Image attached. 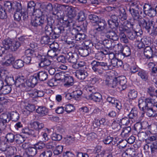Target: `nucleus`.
Returning <instances> with one entry per match:
<instances>
[{"mask_svg":"<svg viewBox=\"0 0 157 157\" xmlns=\"http://www.w3.org/2000/svg\"><path fill=\"white\" fill-rule=\"evenodd\" d=\"M119 36L121 41L124 43H127L128 42V40L127 38L126 29H127V26L121 25L119 26Z\"/></svg>","mask_w":157,"mask_h":157,"instance_id":"f8f14e48","label":"nucleus"},{"mask_svg":"<svg viewBox=\"0 0 157 157\" xmlns=\"http://www.w3.org/2000/svg\"><path fill=\"white\" fill-rule=\"evenodd\" d=\"M5 81L7 85L11 86L14 84H15V81H14L13 76H6Z\"/></svg>","mask_w":157,"mask_h":157,"instance_id":"a19ab883","label":"nucleus"},{"mask_svg":"<svg viewBox=\"0 0 157 157\" xmlns=\"http://www.w3.org/2000/svg\"><path fill=\"white\" fill-rule=\"evenodd\" d=\"M138 23L139 26L144 28L148 33H150L152 27H154V21L152 20L147 21L143 18L141 17Z\"/></svg>","mask_w":157,"mask_h":157,"instance_id":"1a4fd4ad","label":"nucleus"},{"mask_svg":"<svg viewBox=\"0 0 157 157\" xmlns=\"http://www.w3.org/2000/svg\"><path fill=\"white\" fill-rule=\"evenodd\" d=\"M102 43L103 46H105L107 48H113V45L114 44V42H112L108 39L104 40L102 41Z\"/></svg>","mask_w":157,"mask_h":157,"instance_id":"ea45409f","label":"nucleus"},{"mask_svg":"<svg viewBox=\"0 0 157 157\" xmlns=\"http://www.w3.org/2000/svg\"><path fill=\"white\" fill-rule=\"evenodd\" d=\"M63 82H65L64 86L67 87L71 86L74 84L73 78L70 76H65Z\"/></svg>","mask_w":157,"mask_h":157,"instance_id":"cd10ccee","label":"nucleus"},{"mask_svg":"<svg viewBox=\"0 0 157 157\" xmlns=\"http://www.w3.org/2000/svg\"><path fill=\"white\" fill-rule=\"evenodd\" d=\"M75 37L76 40L82 41L86 37V35L84 33H77L75 34Z\"/></svg>","mask_w":157,"mask_h":157,"instance_id":"13d9d810","label":"nucleus"},{"mask_svg":"<svg viewBox=\"0 0 157 157\" xmlns=\"http://www.w3.org/2000/svg\"><path fill=\"white\" fill-rule=\"evenodd\" d=\"M147 102V98L144 100L142 98H140L138 101V106L139 108L143 111L150 105Z\"/></svg>","mask_w":157,"mask_h":157,"instance_id":"4be33fe9","label":"nucleus"},{"mask_svg":"<svg viewBox=\"0 0 157 157\" xmlns=\"http://www.w3.org/2000/svg\"><path fill=\"white\" fill-rule=\"evenodd\" d=\"M31 127L34 129L40 130L44 127V125L42 123H40L38 121H34L30 124Z\"/></svg>","mask_w":157,"mask_h":157,"instance_id":"473e14b6","label":"nucleus"},{"mask_svg":"<svg viewBox=\"0 0 157 157\" xmlns=\"http://www.w3.org/2000/svg\"><path fill=\"white\" fill-rule=\"evenodd\" d=\"M93 25L96 26L94 30L98 32H101L103 31L105 28V23L103 21H99V20L98 22Z\"/></svg>","mask_w":157,"mask_h":157,"instance_id":"5701e85b","label":"nucleus"},{"mask_svg":"<svg viewBox=\"0 0 157 157\" xmlns=\"http://www.w3.org/2000/svg\"><path fill=\"white\" fill-rule=\"evenodd\" d=\"M7 141L9 143H12L15 140V136L12 133L7 134L6 136Z\"/></svg>","mask_w":157,"mask_h":157,"instance_id":"5fc2aeb1","label":"nucleus"},{"mask_svg":"<svg viewBox=\"0 0 157 157\" xmlns=\"http://www.w3.org/2000/svg\"><path fill=\"white\" fill-rule=\"evenodd\" d=\"M141 41L143 42L144 45L149 46L151 44V41L150 38L148 37H144L141 38Z\"/></svg>","mask_w":157,"mask_h":157,"instance_id":"680f3d73","label":"nucleus"},{"mask_svg":"<svg viewBox=\"0 0 157 157\" xmlns=\"http://www.w3.org/2000/svg\"><path fill=\"white\" fill-rule=\"evenodd\" d=\"M48 35H46L43 36L42 37L40 40L41 44L49 45L50 43L53 42V40L54 39L52 38L50 36H49Z\"/></svg>","mask_w":157,"mask_h":157,"instance_id":"72a5a7b5","label":"nucleus"},{"mask_svg":"<svg viewBox=\"0 0 157 157\" xmlns=\"http://www.w3.org/2000/svg\"><path fill=\"white\" fill-rule=\"evenodd\" d=\"M67 10L68 19L66 21V26L67 27H73L75 23L74 18L77 14L76 11L74 9L70 7H68Z\"/></svg>","mask_w":157,"mask_h":157,"instance_id":"423d86ee","label":"nucleus"},{"mask_svg":"<svg viewBox=\"0 0 157 157\" xmlns=\"http://www.w3.org/2000/svg\"><path fill=\"white\" fill-rule=\"evenodd\" d=\"M91 64L92 66V69L93 71L100 75H101L103 74V71L99 69V67H101L102 70L105 71L109 69L110 66L108 65L107 63L105 62L94 60L92 62Z\"/></svg>","mask_w":157,"mask_h":157,"instance_id":"20e7f679","label":"nucleus"},{"mask_svg":"<svg viewBox=\"0 0 157 157\" xmlns=\"http://www.w3.org/2000/svg\"><path fill=\"white\" fill-rule=\"evenodd\" d=\"M36 111L37 113L42 116L47 115L48 112V109L44 107H39L36 109Z\"/></svg>","mask_w":157,"mask_h":157,"instance_id":"4c0bfd02","label":"nucleus"},{"mask_svg":"<svg viewBox=\"0 0 157 157\" xmlns=\"http://www.w3.org/2000/svg\"><path fill=\"white\" fill-rule=\"evenodd\" d=\"M24 66V62L21 59L16 60L13 65L14 67L17 69L21 68Z\"/></svg>","mask_w":157,"mask_h":157,"instance_id":"603ef678","label":"nucleus"},{"mask_svg":"<svg viewBox=\"0 0 157 157\" xmlns=\"http://www.w3.org/2000/svg\"><path fill=\"white\" fill-rule=\"evenodd\" d=\"M20 46L21 43L19 41L12 40L10 49L12 51H16Z\"/></svg>","mask_w":157,"mask_h":157,"instance_id":"79ce46f5","label":"nucleus"},{"mask_svg":"<svg viewBox=\"0 0 157 157\" xmlns=\"http://www.w3.org/2000/svg\"><path fill=\"white\" fill-rule=\"evenodd\" d=\"M31 13L35 16L34 19L31 21L32 25L34 27H37L39 24L44 23L45 20L48 18L42 14V13L40 9L34 10V12Z\"/></svg>","mask_w":157,"mask_h":157,"instance_id":"7ed1b4c3","label":"nucleus"},{"mask_svg":"<svg viewBox=\"0 0 157 157\" xmlns=\"http://www.w3.org/2000/svg\"><path fill=\"white\" fill-rule=\"evenodd\" d=\"M37 152V150L35 147H29L28 148V151L26 155L28 156V157L33 156L36 154Z\"/></svg>","mask_w":157,"mask_h":157,"instance_id":"c9c22d12","label":"nucleus"},{"mask_svg":"<svg viewBox=\"0 0 157 157\" xmlns=\"http://www.w3.org/2000/svg\"><path fill=\"white\" fill-rule=\"evenodd\" d=\"M25 78L23 76H19L17 78L15 81V85L17 86L25 87L26 86Z\"/></svg>","mask_w":157,"mask_h":157,"instance_id":"6ab92c4d","label":"nucleus"},{"mask_svg":"<svg viewBox=\"0 0 157 157\" xmlns=\"http://www.w3.org/2000/svg\"><path fill=\"white\" fill-rule=\"evenodd\" d=\"M55 25V20L51 17H48L45 20L44 23H41L38 26L44 28L45 34L51 36L53 30V26Z\"/></svg>","mask_w":157,"mask_h":157,"instance_id":"39448f33","label":"nucleus"},{"mask_svg":"<svg viewBox=\"0 0 157 157\" xmlns=\"http://www.w3.org/2000/svg\"><path fill=\"white\" fill-rule=\"evenodd\" d=\"M25 53L26 56L32 58L36 56V52L33 50L28 49L25 51Z\"/></svg>","mask_w":157,"mask_h":157,"instance_id":"6e6d98bb","label":"nucleus"},{"mask_svg":"<svg viewBox=\"0 0 157 157\" xmlns=\"http://www.w3.org/2000/svg\"><path fill=\"white\" fill-rule=\"evenodd\" d=\"M90 99L93 100L95 102H99L102 98L101 95L99 93H92L88 96Z\"/></svg>","mask_w":157,"mask_h":157,"instance_id":"a878e982","label":"nucleus"},{"mask_svg":"<svg viewBox=\"0 0 157 157\" xmlns=\"http://www.w3.org/2000/svg\"><path fill=\"white\" fill-rule=\"evenodd\" d=\"M75 75L78 79L83 80L88 76V73L84 70L79 69L76 71Z\"/></svg>","mask_w":157,"mask_h":157,"instance_id":"dca6fc26","label":"nucleus"},{"mask_svg":"<svg viewBox=\"0 0 157 157\" xmlns=\"http://www.w3.org/2000/svg\"><path fill=\"white\" fill-rule=\"evenodd\" d=\"M66 58L68 62L72 63H76L78 59V55L76 53L70 52L66 54Z\"/></svg>","mask_w":157,"mask_h":157,"instance_id":"ddd939ff","label":"nucleus"},{"mask_svg":"<svg viewBox=\"0 0 157 157\" xmlns=\"http://www.w3.org/2000/svg\"><path fill=\"white\" fill-rule=\"evenodd\" d=\"M138 74L144 81H146L148 78L147 74L144 71H140L138 72Z\"/></svg>","mask_w":157,"mask_h":157,"instance_id":"052dcab7","label":"nucleus"},{"mask_svg":"<svg viewBox=\"0 0 157 157\" xmlns=\"http://www.w3.org/2000/svg\"><path fill=\"white\" fill-rule=\"evenodd\" d=\"M65 28V27L63 26L55 27L53 29V32L51 34V37L55 39L59 38L60 36H64L67 33Z\"/></svg>","mask_w":157,"mask_h":157,"instance_id":"6e6552de","label":"nucleus"},{"mask_svg":"<svg viewBox=\"0 0 157 157\" xmlns=\"http://www.w3.org/2000/svg\"><path fill=\"white\" fill-rule=\"evenodd\" d=\"M25 109L29 112V113L32 112L35 109V106L34 105L31 103L25 104L24 106Z\"/></svg>","mask_w":157,"mask_h":157,"instance_id":"c03bdc74","label":"nucleus"},{"mask_svg":"<svg viewBox=\"0 0 157 157\" xmlns=\"http://www.w3.org/2000/svg\"><path fill=\"white\" fill-rule=\"evenodd\" d=\"M131 128L129 126L124 128L121 134V136L123 137L128 136V133L131 132Z\"/></svg>","mask_w":157,"mask_h":157,"instance_id":"a18cd8bd","label":"nucleus"},{"mask_svg":"<svg viewBox=\"0 0 157 157\" xmlns=\"http://www.w3.org/2000/svg\"><path fill=\"white\" fill-rule=\"evenodd\" d=\"M153 106L149 105L143 111L147 113L149 117H155L157 116V114L155 113V111H154L152 108Z\"/></svg>","mask_w":157,"mask_h":157,"instance_id":"393cba45","label":"nucleus"},{"mask_svg":"<svg viewBox=\"0 0 157 157\" xmlns=\"http://www.w3.org/2000/svg\"><path fill=\"white\" fill-rule=\"evenodd\" d=\"M12 40L11 39L8 38L4 39L2 41V44L4 46V47L5 48V49H10Z\"/></svg>","mask_w":157,"mask_h":157,"instance_id":"f704fd0d","label":"nucleus"},{"mask_svg":"<svg viewBox=\"0 0 157 157\" xmlns=\"http://www.w3.org/2000/svg\"><path fill=\"white\" fill-rule=\"evenodd\" d=\"M39 154V157H51L52 154V151L49 150L43 151Z\"/></svg>","mask_w":157,"mask_h":157,"instance_id":"4d7b16f0","label":"nucleus"},{"mask_svg":"<svg viewBox=\"0 0 157 157\" xmlns=\"http://www.w3.org/2000/svg\"><path fill=\"white\" fill-rule=\"evenodd\" d=\"M131 54V50L129 47L127 46H124L121 53L118 54V57L123 58L125 57L129 56Z\"/></svg>","mask_w":157,"mask_h":157,"instance_id":"412c9836","label":"nucleus"},{"mask_svg":"<svg viewBox=\"0 0 157 157\" xmlns=\"http://www.w3.org/2000/svg\"><path fill=\"white\" fill-rule=\"evenodd\" d=\"M117 81H118V87L121 90H124L126 88V79L124 76H122L117 78Z\"/></svg>","mask_w":157,"mask_h":157,"instance_id":"a211bd4d","label":"nucleus"},{"mask_svg":"<svg viewBox=\"0 0 157 157\" xmlns=\"http://www.w3.org/2000/svg\"><path fill=\"white\" fill-rule=\"evenodd\" d=\"M105 36L107 38L113 41H117L119 39L117 33L112 30H107L105 33Z\"/></svg>","mask_w":157,"mask_h":157,"instance_id":"4468645a","label":"nucleus"},{"mask_svg":"<svg viewBox=\"0 0 157 157\" xmlns=\"http://www.w3.org/2000/svg\"><path fill=\"white\" fill-rule=\"evenodd\" d=\"M153 48L149 46H147L144 49V54L147 58L150 59L153 57Z\"/></svg>","mask_w":157,"mask_h":157,"instance_id":"b1692460","label":"nucleus"},{"mask_svg":"<svg viewBox=\"0 0 157 157\" xmlns=\"http://www.w3.org/2000/svg\"><path fill=\"white\" fill-rule=\"evenodd\" d=\"M0 117L6 124L10 120V114L9 113H2L0 115Z\"/></svg>","mask_w":157,"mask_h":157,"instance_id":"09e8293b","label":"nucleus"},{"mask_svg":"<svg viewBox=\"0 0 157 157\" xmlns=\"http://www.w3.org/2000/svg\"><path fill=\"white\" fill-rule=\"evenodd\" d=\"M137 95V92L134 90H131L128 94V97L131 99H134L136 98Z\"/></svg>","mask_w":157,"mask_h":157,"instance_id":"3c124183","label":"nucleus"},{"mask_svg":"<svg viewBox=\"0 0 157 157\" xmlns=\"http://www.w3.org/2000/svg\"><path fill=\"white\" fill-rule=\"evenodd\" d=\"M10 86L6 85L2 87V94H6L9 93L11 90V88Z\"/></svg>","mask_w":157,"mask_h":157,"instance_id":"e2e57ef3","label":"nucleus"},{"mask_svg":"<svg viewBox=\"0 0 157 157\" xmlns=\"http://www.w3.org/2000/svg\"><path fill=\"white\" fill-rule=\"evenodd\" d=\"M117 78H115L114 79H110L107 78L105 81V84L109 86L114 88L117 86H118V81H117Z\"/></svg>","mask_w":157,"mask_h":157,"instance_id":"f3484780","label":"nucleus"},{"mask_svg":"<svg viewBox=\"0 0 157 157\" xmlns=\"http://www.w3.org/2000/svg\"><path fill=\"white\" fill-rule=\"evenodd\" d=\"M64 139L66 144L68 145L73 143L75 140V137L73 136H67Z\"/></svg>","mask_w":157,"mask_h":157,"instance_id":"49530a36","label":"nucleus"},{"mask_svg":"<svg viewBox=\"0 0 157 157\" xmlns=\"http://www.w3.org/2000/svg\"><path fill=\"white\" fill-rule=\"evenodd\" d=\"M128 24H130V27L127 26V29H126V34L128 38L130 40H140L141 34L138 32L137 28H136V24L131 23V22L127 21Z\"/></svg>","mask_w":157,"mask_h":157,"instance_id":"f03ea898","label":"nucleus"},{"mask_svg":"<svg viewBox=\"0 0 157 157\" xmlns=\"http://www.w3.org/2000/svg\"><path fill=\"white\" fill-rule=\"evenodd\" d=\"M89 42V44H88V43L86 42L85 43V46L83 48H80L78 49L79 54L82 57H86L91 52V47L93 46V44L90 41Z\"/></svg>","mask_w":157,"mask_h":157,"instance_id":"0eeeda50","label":"nucleus"},{"mask_svg":"<svg viewBox=\"0 0 157 157\" xmlns=\"http://www.w3.org/2000/svg\"><path fill=\"white\" fill-rule=\"evenodd\" d=\"M119 17L121 20H126L127 18V15L125 9L123 7H121L119 9Z\"/></svg>","mask_w":157,"mask_h":157,"instance_id":"c756f323","label":"nucleus"},{"mask_svg":"<svg viewBox=\"0 0 157 157\" xmlns=\"http://www.w3.org/2000/svg\"><path fill=\"white\" fill-rule=\"evenodd\" d=\"M14 4V3H13L10 1H6L4 2V7L3 9L6 11L11 13L14 10V7L13 6V5Z\"/></svg>","mask_w":157,"mask_h":157,"instance_id":"7c9ffc66","label":"nucleus"},{"mask_svg":"<svg viewBox=\"0 0 157 157\" xmlns=\"http://www.w3.org/2000/svg\"><path fill=\"white\" fill-rule=\"evenodd\" d=\"M138 112L135 108H132L130 113L128 115L129 119L136 118L138 116Z\"/></svg>","mask_w":157,"mask_h":157,"instance_id":"37998d69","label":"nucleus"},{"mask_svg":"<svg viewBox=\"0 0 157 157\" xmlns=\"http://www.w3.org/2000/svg\"><path fill=\"white\" fill-rule=\"evenodd\" d=\"M134 42L135 45L138 48L141 49L145 47V46L141 41V37L140 36V40H136Z\"/></svg>","mask_w":157,"mask_h":157,"instance_id":"338daca9","label":"nucleus"},{"mask_svg":"<svg viewBox=\"0 0 157 157\" xmlns=\"http://www.w3.org/2000/svg\"><path fill=\"white\" fill-rule=\"evenodd\" d=\"M143 6L137 1L132 2L130 5L129 11L134 20L138 21L141 18L140 13L141 14Z\"/></svg>","mask_w":157,"mask_h":157,"instance_id":"f257e3e1","label":"nucleus"},{"mask_svg":"<svg viewBox=\"0 0 157 157\" xmlns=\"http://www.w3.org/2000/svg\"><path fill=\"white\" fill-rule=\"evenodd\" d=\"M148 125L147 123L146 122H137L134 126V130L137 132H140L141 129H145L146 126Z\"/></svg>","mask_w":157,"mask_h":157,"instance_id":"aec40b11","label":"nucleus"},{"mask_svg":"<svg viewBox=\"0 0 157 157\" xmlns=\"http://www.w3.org/2000/svg\"><path fill=\"white\" fill-rule=\"evenodd\" d=\"M65 75L63 73H57L55 75V79L56 80H61L63 82Z\"/></svg>","mask_w":157,"mask_h":157,"instance_id":"69168bd1","label":"nucleus"},{"mask_svg":"<svg viewBox=\"0 0 157 157\" xmlns=\"http://www.w3.org/2000/svg\"><path fill=\"white\" fill-rule=\"evenodd\" d=\"M127 143V140H121L118 142H116L117 145H119L120 148H124L125 147Z\"/></svg>","mask_w":157,"mask_h":157,"instance_id":"774afa93","label":"nucleus"},{"mask_svg":"<svg viewBox=\"0 0 157 157\" xmlns=\"http://www.w3.org/2000/svg\"><path fill=\"white\" fill-rule=\"evenodd\" d=\"M37 78L39 81H43L46 80L48 78V74L45 71H40L38 73L35 74Z\"/></svg>","mask_w":157,"mask_h":157,"instance_id":"c85d7f7f","label":"nucleus"},{"mask_svg":"<svg viewBox=\"0 0 157 157\" xmlns=\"http://www.w3.org/2000/svg\"><path fill=\"white\" fill-rule=\"evenodd\" d=\"M144 13L150 17L155 16L157 13L155 8L152 7L151 5L148 3H145L143 6Z\"/></svg>","mask_w":157,"mask_h":157,"instance_id":"9d476101","label":"nucleus"},{"mask_svg":"<svg viewBox=\"0 0 157 157\" xmlns=\"http://www.w3.org/2000/svg\"><path fill=\"white\" fill-rule=\"evenodd\" d=\"M77 19L79 21H82L86 19L85 14L82 11H80L77 16Z\"/></svg>","mask_w":157,"mask_h":157,"instance_id":"0e129e2a","label":"nucleus"},{"mask_svg":"<svg viewBox=\"0 0 157 157\" xmlns=\"http://www.w3.org/2000/svg\"><path fill=\"white\" fill-rule=\"evenodd\" d=\"M109 48H107L106 49H104L102 51H101L98 53V56H104L105 55H109V57L110 59V57H114V54L112 52H111L109 50Z\"/></svg>","mask_w":157,"mask_h":157,"instance_id":"e433bc0d","label":"nucleus"},{"mask_svg":"<svg viewBox=\"0 0 157 157\" xmlns=\"http://www.w3.org/2000/svg\"><path fill=\"white\" fill-rule=\"evenodd\" d=\"M10 120L13 121H16L19 119V114L16 112H12L10 114Z\"/></svg>","mask_w":157,"mask_h":157,"instance_id":"bf43d9fd","label":"nucleus"},{"mask_svg":"<svg viewBox=\"0 0 157 157\" xmlns=\"http://www.w3.org/2000/svg\"><path fill=\"white\" fill-rule=\"evenodd\" d=\"M36 3L33 1H30L28 3V6L27 11V13H29L34 12L35 10Z\"/></svg>","mask_w":157,"mask_h":157,"instance_id":"58836bf2","label":"nucleus"},{"mask_svg":"<svg viewBox=\"0 0 157 157\" xmlns=\"http://www.w3.org/2000/svg\"><path fill=\"white\" fill-rule=\"evenodd\" d=\"M118 18L117 15L112 14L110 16V19H109L108 23L109 27L112 29H116L119 26L118 21Z\"/></svg>","mask_w":157,"mask_h":157,"instance_id":"9b49d317","label":"nucleus"},{"mask_svg":"<svg viewBox=\"0 0 157 157\" xmlns=\"http://www.w3.org/2000/svg\"><path fill=\"white\" fill-rule=\"evenodd\" d=\"M135 154V149L133 148H130L123 153L122 156V157H133Z\"/></svg>","mask_w":157,"mask_h":157,"instance_id":"bb28decb","label":"nucleus"},{"mask_svg":"<svg viewBox=\"0 0 157 157\" xmlns=\"http://www.w3.org/2000/svg\"><path fill=\"white\" fill-rule=\"evenodd\" d=\"M5 59L6 61L4 63V64L6 66H8L14 62L15 58L12 55L8 54L5 56Z\"/></svg>","mask_w":157,"mask_h":157,"instance_id":"2f4dec72","label":"nucleus"},{"mask_svg":"<svg viewBox=\"0 0 157 157\" xmlns=\"http://www.w3.org/2000/svg\"><path fill=\"white\" fill-rule=\"evenodd\" d=\"M88 18L90 21L92 23L95 24L98 22L99 19L98 17L96 15L91 14L89 15Z\"/></svg>","mask_w":157,"mask_h":157,"instance_id":"de8ad7c7","label":"nucleus"},{"mask_svg":"<svg viewBox=\"0 0 157 157\" xmlns=\"http://www.w3.org/2000/svg\"><path fill=\"white\" fill-rule=\"evenodd\" d=\"M25 140L24 137L21 135H17L15 136V141L17 143L20 144L23 143Z\"/></svg>","mask_w":157,"mask_h":157,"instance_id":"864d4df0","label":"nucleus"},{"mask_svg":"<svg viewBox=\"0 0 157 157\" xmlns=\"http://www.w3.org/2000/svg\"><path fill=\"white\" fill-rule=\"evenodd\" d=\"M151 97L150 98H147V102L150 104V105L153 106L154 104L157 103V96L155 94Z\"/></svg>","mask_w":157,"mask_h":157,"instance_id":"8fccbe9b","label":"nucleus"},{"mask_svg":"<svg viewBox=\"0 0 157 157\" xmlns=\"http://www.w3.org/2000/svg\"><path fill=\"white\" fill-rule=\"evenodd\" d=\"M38 57L40 61V63L39 64V66L40 67H44L49 66L51 64V61L47 59L45 56L39 55Z\"/></svg>","mask_w":157,"mask_h":157,"instance_id":"2eb2a0df","label":"nucleus"}]
</instances>
